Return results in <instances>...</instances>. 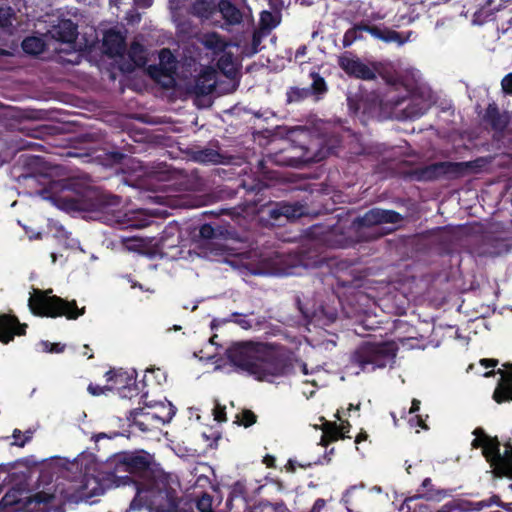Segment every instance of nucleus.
I'll use <instances>...</instances> for the list:
<instances>
[{
	"mask_svg": "<svg viewBox=\"0 0 512 512\" xmlns=\"http://www.w3.org/2000/svg\"><path fill=\"white\" fill-rule=\"evenodd\" d=\"M2 502H4L5 505H12V504H18L20 500H10V494L7 493L2 498Z\"/></svg>",
	"mask_w": 512,
	"mask_h": 512,
	"instance_id": "0e129e2a",
	"label": "nucleus"
},
{
	"mask_svg": "<svg viewBox=\"0 0 512 512\" xmlns=\"http://www.w3.org/2000/svg\"><path fill=\"white\" fill-rule=\"evenodd\" d=\"M52 289H34L29 298L28 306L35 316L76 320L85 314V307L79 308L76 300L68 301L62 297L51 295Z\"/></svg>",
	"mask_w": 512,
	"mask_h": 512,
	"instance_id": "423d86ee",
	"label": "nucleus"
},
{
	"mask_svg": "<svg viewBox=\"0 0 512 512\" xmlns=\"http://www.w3.org/2000/svg\"><path fill=\"white\" fill-rule=\"evenodd\" d=\"M338 426L341 429L342 434L348 435V433L351 429V424L349 423V421H342L341 424Z\"/></svg>",
	"mask_w": 512,
	"mask_h": 512,
	"instance_id": "680f3d73",
	"label": "nucleus"
},
{
	"mask_svg": "<svg viewBox=\"0 0 512 512\" xmlns=\"http://www.w3.org/2000/svg\"><path fill=\"white\" fill-rule=\"evenodd\" d=\"M22 49L27 54L38 55L44 51L45 42L36 36L26 37L22 41Z\"/></svg>",
	"mask_w": 512,
	"mask_h": 512,
	"instance_id": "c9c22d12",
	"label": "nucleus"
},
{
	"mask_svg": "<svg viewBox=\"0 0 512 512\" xmlns=\"http://www.w3.org/2000/svg\"><path fill=\"white\" fill-rule=\"evenodd\" d=\"M420 400L418 399H413L412 402H411V407L409 409V414H415L416 412H418L420 410Z\"/></svg>",
	"mask_w": 512,
	"mask_h": 512,
	"instance_id": "bf43d9fd",
	"label": "nucleus"
},
{
	"mask_svg": "<svg viewBox=\"0 0 512 512\" xmlns=\"http://www.w3.org/2000/svg\"><path fill=\"white\" fill-rule=\"evenodd\" d=\"M368 439V434L366 431L361 430L359 434L355 437V443L356 445L360 444L363 441H366Z\"/></svg>",
	"mask_w": 512,
	"mask_h": 512,
	"instance_id": "e2e57ef3",
	"label": "nucleus"
},
{
	"mask_svg": "<svg viewBox=\"0 0 512 512\" xmlns=\"http://www.w3.org/2000/svg\"><path fill=\"white\" fill-rule=\"evenodd\" d=\"M485 164L486 160L481 157L473 161H441L424 166H414L411 162L403 160L399 162L397 173L406 181L430 182L442 178L455 180L480 170Z\"/></svg>",
	"mask_w": 512,
	"mask_h": 512,
	"instance_id": "7ed1b4c3",
	"label": "nucleus"
},
{
	"mask_svg": "<svg viewBox=\"0 0 512 512\" xmlns=\"http://www.w3.org/2000/svg\"><path fill=\"white\" fill-rule=\"evenodd\" d=\"M267 189L262 183L247 188L248 193H254V198L248 200L249 204L258 209V212L266 217L272 226H282L289 221H294L307 215V206L300 202H268L261 203L265 190Z\"/></svg>",
	"mask_w": 512,
	"mask_h": 512,
	"instance_id": "39448f33",
	"label": "nucleus"
},
{
	"mask_svg": "<svg viewBox=\"0 0 512 512\" xmlns=\"http://www.w3.org/2000/svg\"><path fill=\"white\" fill-rule=\"evenodd\" d=\"M21 437H22V432H21V430H19V429H15V430L13 431V438L15 439V441H21V440L23 439V438H21Z\"/></svg>",
	"mask_w": 512,
	"mask_h": 512,
	"instance_id": "774afa93",
	"label": "nucleus"
},
{
	"mask_svg": "<svg viewBox=\"0 0 512 512\" xmlns=\"http://www.w3.org/2000/svg\"><path fill=\"white\" fill-rule=\"evenodd\" d=\"M280 23V15L274 14L270 11H262L259 20V29L266 34H269L272 29L276 28Z\"/></svg>",
	"mask_w": 512,
	"mask_h": 512,
	"instance_id": "72a5a7b5",
	"label": "nucleus"
},
{
	"mask_svg": "<svg viewBox=\"0 0 512 512\" xmlns=\"http://www.w3.org/2000/svg\"><path fill=\"white\" fill-rule=\"evenodd\" d=\"M217 20L214 27L230 31L231 27L243 22V12L230 0H219L217 3Z\"/></svg>",
	"mask_w": 512,
	"mask_h": 512,
	"instance_id": "a211bd4d",
	"label": "nucleus"
},
{
	"mask_svg": "<svg viewBox=\"0 0 512 512\" xmlns=\"http://www.w3.org/2000/svg\"><path fill=\"white\" fill-rule=\"evenodd\" d=\"M266 35L267 34L265 32H262L260 29L255 30L253 32L252 40H251V47H252L253 53H257L260 50L262 38Z\"/></svg>",
	"mask_w": 512,
	"mask_h": 512,
	"instance_id": "8fccbe9b",
	"label": "nucleus"
},
{
	"mask_svg": "<svg viewBox=\"0 0 512 512\" xmlns=\"http://www.w3.org/2000/svg\"><path fill=\"white\" fill-rule=\"evenodd\" d=\"M505 447L504 454H501L498 438L489 436L486 437V444L482 452L497 476L512 479V445L507 443Z\"/></svg>",
	"mask_w": 512,
	"mask_h": 512,
	"instance_id": "9d476101",
	"label": "nucleus"
},
{
	"mask_svg": "<svg viewBox=\"0 0 512 512\" xmlns=\"http://www.w3.org/2000/svg\"><path fill=\"white\" fill-rule=\"evenodd\" d=\"M484 123L490 126L495 135H503L508 128L512 114L501 111L495 102L489 103L482 117Z\"/></svg>",
	"mask_w": 512,
	"mask_h": 512,
	"instance_id": "6ab92c4d",
	"label": "nucleus"
},
{
	"mask_svg": "<svg viewBox=\"0 0 512 512\" xmlns=\"http://www.w3.org/2000/svg\"><path fill=\"white\" fill-rule=\"evenodd\" d=\"M135 3L140 7H150L153 3V0H134Z\"/></svg>",
	"mask_w": 512,
	"mask_h": 512,
	"instance_id": "69168bd1",
	"label": "nucleus"
},
{
	"mask_svg": "<svg viewBox=\"0 0 512 512\" xmlns=\"http://www.w3.org/2000/svg\"><path fill=\"white\" fill-rule=\"evenodd\" d=\"M31 439H32V432L26 431L23 435V439L21 441H14L13 444L18 447H24Z\"/></svg>",
	"mask_w": 512,
	"mask_h": 512,
	"instance_id": "4d7b16f0",
	"label": "nucleus"
},
{
	"mask_svg": "<svg viewBox=\"0 0 512 512\" xmlns=\"http://www.w3.org/2000/svg\"><path fill=\"white\" fill-rule=\"evenodd\" d=\"M409 423L412 427H420L422 429H428L424 419L421 415H414L409 419Z\"/></svg>",
	"mask_w": 512,
	"mask_h": 512,
	"instance_id": "864d4df0",
	"label": "nucleus"
},
{
	"mask_svg": "<svg viewBox=\"0 0 512 512\" xmlns=\"http://www.w3.org/2000/svg\"><path fill=\"white\" fill-rule=\"evenodd\" d=\"M219 158L220 154L216 150L210 148L198 151L196 156V159L200 162L217 163L219 162Z\"/></svg>",
	"mask_w": 512,
	"mask_h": 512,
	"instance_id": "37998d69",
	"label": "nucleus"
},
{
	"mask_svg": "<svg viewBox=\"0 0 512 512\" xmlns=\"http://www.w3.org/2000/svg\"><path fill=\"white\" fill-rule=\"evenodd\" d=\"M148 70L155 79L160 76L171 77L176 71V58L170 49L163 48L159 52V64L150 65Z\"/></svg>",
	"mask_w": 512,
	"mask_h": 512,
	"instance_id": "4be33fe9",
	"label": "nucleus"
},
{
	"mask_svg": "<svg viewBox=\"0 0 512 512\" xmlns=\"http://www.w3.org/2000/svg\"><path fill=\"white\" fill-rule=\"evenodd\" d=\"M260 346H262V342L244 341L234 343L226 351L227 359L238 371L252 376L259 353H261Z\"/></svg>",
	"mask_w": 512,
	"mask_h": 512,
	"instance_id": "1a4fd4ad",
	"label": "nucleus"
},
{
	"mask_svg": "<svg viewBox=\"0 0 512 512\" xmlns=\"http://www.w3.org/2000/svg\"><path fill=\"white\" fill-rule=\"evenodd\" d=\"M14 147L17 150H41L42 145L40 143L26 140V139H20L15 141Z\"/></svg>",
	"mask_w": 512,
	"mask_h": 512,
	"instance_id": "a18cd8bd",
	"label": "nucleus"
},
{
	"mask_svg": "<svg viewBox=\"0 0 512 512\" xmlns=\"http://www.w3.org/2000/svg\"><path fill=\"white\" fill-rule=\"evenodd\" d=\"M371 28V25L366 24L365 22H360L357 24H354L351 28H349L343 36L342 44L344 48L350 47L354 42L363 40L364 32L369 33V29Z\"/></svg>",
	"mask_w": 512,
	"mask_h": 512,
	"instance_id": "c85d7f7f",
	"label": "nucleus"
},
{
	"mask_svg": "<svg viewBox=\"0 0 512 512\" xmlns=\"http://www.w3.org/2000/svg\"><path fill=\"white\" fill-rule=\"evenodd\" d=\"M503 366L505 367V370L498 369L497 371L490 370L484 373H479L485 378L492 377L495 374L501 375L492 395V399L497 404L512 401V363H506Z\"/></svg>",
	"mask_w": 512,
	"mask_h": 512,
	"instance_id": "4468645a",
	"label": "nucleus"
},
{
	"mask_svg": "<svg viewBox=\"0 0 512 512\" xmlns=\"http://www.w3.org/2000/svg\"><path fill=\"white\" fill-rule=\"evenodd\" d=\"M479 364L481 366H483L484 368H494L498 365V360L497 359H488V358H483L479 361Z\"/></svg>",
	"mask_w": 512,
	"mask_h": 512,
	"instance_id": "6e6d98bb",
	"label": "nucleus"
},
{
	"mask_svg": "<svg viewBox=\"0 0 512 512\" xmlns=\"http://www.w3.org/2000/svg\"><path fill=\"white\" fill-rule=\"evenodd\" d=\"M27 325L21 324L14 315L0 314V341L8 344L16 335L26 334Z\"/></svg>",
	"mask_w": 512,
	"mask_h": 512,
	"instance_id": "412c9836",
	"label": "nucleus"
},
{
	"mask_svg": "<svg viewBox=\"0 0 512 512\" xmlns=\"http://www.w3.org/2000/svg\"><path fill=\"white\" fill-rule=\"evenodd\" d=\"M245 487L240 482H237L233 485L230 495L226 501V506L229 509V512H236L233 510L234 501H238L244 508H247V502L245 499Z\"/></svg>",
	"mask_w": 512,
	"mask_h": 512,
	"instance_id": "473e14b6",
	"label": "nucleus"
},
{
	"mask_svg": "<svg viewBox=\"0 0 512 512\" xmlns=\"http://www.w3.org/2000/svg\"><path fill=\"white\" fill-rule=\"evenodd\" d=\"M14 11L11 7L0 8V26L9 27L12 26V18L14 17Z\"/></svg>",
	"mask_w": 512,
	"mask_h": 512,
	"instance_id": "49530a36",
	"label": "nucleus"
},
{
	"mask_svg": "<svg viewBox=\"0 0 512 512\" xmlns=\"http://www.w3.org/2000/svg\"><path fill=\"white\" fill-rule=\"evenodd\" d=\"M260 351L252 375L256 380L269 381L270 377L284 376L293 368L290 357L278 351L272 345L262 343Z\"/></svg>",
	"mask_w": 512,
	"mask_h": 512,
	"instance_id": "6e6552de",
	"label": "nucleus"
},
{
	"mask_svg": "<svg viewBox=\"0 0 512 512\" xmlns=\"http://www.w3.org/2000/svg\"><path fill=\"white\" fill-rule=\"evenodd\" d=\"M215 73L211 69H205L195 77L190 88L192 94L196 97L207 96L215 89Z\"/></svg>",
	"mask_w": 512,
	"mask_h": 512,
	"instance_id": "b1692460",
	"label": "nucleus"
},
{
	"mask_svg": "<svg viewBox=\"0 0 512 512\" xmlns=\"http://www.w3.org/2000/svg\"><path fill=\"white\" fill-rule=\"evenodd\" d=\"M222 235L220 226L214 227L210 223L202 224L199 227V237L203 240H212Z\"/></svg>",
	"mask_w": 512,
	"mask_h": 512,
	"instance_id": "ea45409f",
	"label": "nucleus"
},
{
	"mask_svg": "<svg viewBox=\"0 0 512 512\" xmlns=\"http://www.w3.org/2000/svg\"><path fill=\"white\" fill-rule=\"evenodd\" d=\"M270 159L277 165L289 167H302L314 159L308 154V149L305 147H289L282 149L270 156Z\"/></svg>",
	"mask_w": 512,
	"mask_h": 512,
	"instance_id": "2eb2a0df",
	"label": "nucleus"
},
{
	"mask_svg": "<svg viewBox=\"0 0 512 512\" xmlns=\"http://www.w3.org/2000/svg\"><path fill=\"white\" fill-rule=\"evenodd\" d=\"M256 421L257 415L252 410L244 409L239 414H237L235 423H237L239 426L248 428L255 424Z\"/></svg>",
	"mask_w": 512,
	"mask_h": 512,
	"instance_id": "a19ab883",
	"label": "nucleus"
},
{
	"mask_svg": "<svg viewBox=\"0 0 512 512\" xmlns=\"http://www.w3.org/2000/svg\"><path fill=\"white\" fill-rule=\"evenodd\" d=\"M474 435H476V438L472 441L473 448H482L484 449V445L486 444V437H489L486 435L481 428H477L474 430Z\"/></svg>",
	"mask_w": 512,
	"mask_h": 512,
	"instance_id": "de8ad7c7",
	"label": "nucleus"
},
{
	"mask_svg": "<svg viewBox=\"0 0 512 512\" xmlns=\"http://www.w3.org/2000/svg\"><path fill=\"white\" fill-rule=\"evenodd\" d=\"M338 65L349 77L365 81L375 80L378 72L375 64L369 66L360 58L351 54L339 56Z\"/></svg>",
	"mask_w": 512,
	"mask_h": 512,
	"instance_id": "ddd939ff",
	"label": "nucleus"
},
{
	"mask_svg": "<svg viewBox=\"0 0 512 512\" xmlns=\"http://www.w3.org/2000/svg\"><path fill=\"white\" fill-rule=\"evenodd\" d=\"M103 46L106 53L111 56L122 55L126 49L124 37L115 30H109L105 33Z\"/></svg>",
	"mask_w": 512,
	"mask_h": 512,
	"instance_id": "a878e982",
	"label": "nucleus"
},
{
	"mask_svg": "<svg viewBox=\"0 0 512 512\" xmlns=\"http://www.w3.org/2000/svg\"><path fill=\"white\" fill-rule=\"evenodd\" d=\"M57 35L61 42L72 43L77 38V26L71 20H65L59 25Z\"/></svg>",
	"mask_w": 512,
	"mask_h": 512,
	"instance_id": "2f4dec72",
	"label": "nucleus"
},
{
	"mask_svg": "<svg viewBox=\"0 0 512 512\" xmlns=\"http://www.w3.org/2000/svg\"><path fill=\"white\" fill-rule=\"evenodd\" d=\"M323 234V242L330 247L339 248L340 246H345L347 241L344 237L339 240V227H332L328 231Z\"/></svg>",
	"mask_w": 512,
	"mask_h": 512,
	"instance_id": "4c0bfd02",
	"label": "nucleus"
},
{
	"mask_svg": "<svg viewBox=\"0 0 512 512\" xmlns=\"http://www.w3.org/2000/svg\"><path fill=\"white\" fill-rule=\"evenodd\" d=\"M147 454L121 452L111 456L105 464V473L111 481L120 485L135 486V482L146 481L158 470L151 468Z\"/></svg>",
	"mask_w": 512,
	"mask_h": 512,
	"instance_id": "20e7f679",
	"label": "nucleus"
},
{
	"mask_svg": "<svg viewBox=\"0 0 512 512\" xmlns=\"http://www.w3.org/2000/svg\"><path fill=\"white\" fill-rule=\"evenodd\" d=\"M67 192L56 198L57 206L65 212L113 211L121 203V198L101 189L85 185L76 179H69Z\"/></svg>",
	"mask_w": 512,
	"mask_h": 512,
	"instance_id": "f03ea898",
	"label": "nucleus"
},
{
	"mask_svg": "<svg viewBox=\"0 0 512 512\" xmlns=\"http://www.w3.org/2000/svg\"><path fill=\"white\" fill-rule=\"evenodd\" d=\"M325 506V501L324 499H321V498H318L315 503H314V506H313V510H319L321 508H323Z\"/></svg>",
	"mask_w": 512,
	"mask_h": 512,
	"instance_id": "338daca9",
	"label": "nucleus"
},
{
	"mask_svg": "<svg viewBox=\"0 0 512 512\" xmlns=\"http://www.w3.org/2000/svg\"><path fill=\"white\" fill-rule=\"evenodd\" d=\"M23 167L25 173L19 176V179L36 180L39 181L41 178H47L49 171L51 170L50 164L41 156H27L23 160Z\"/></svg>",
	"mask_w": 512,
	"mask_h": 512,
	"instance_id": "aec40b11",
	"label": "nucleus"
},
{
	"mask_svg": "<svg viewBox=\"0 0 512 512\" xmlns=\"http://www.w3.org/2000/svg\"><path fill=\"white\" fill-rule=\"evenodd\" d=\"M179 487L170 474L158 470L146 481L135 482L136 494L126 512H191L192 503L179 495Z\"/></svg>",
	"mask_w": 512,
	"mask_h": 512,
	"instance_id": "f257e3e1",
	"label": "nucleus"
},
{
	"mask_svg": "<svg viewBox=\"0 0 512 512\" xmlns=\"http://www.w3.org/2000/svg\"><path fill=\"white\" fill-rule=\"evenodd\" d=\"M214 419L217 421V422H224L226 421V412H225V407H216L214 409Z\"/></svg>",
	"mask_w": 512,
	"mask_h": 512,
	"instance_id": "5fc2aeb1",
	"label": "nucleus"
},
{
	"mask_svg": "<svg viewBox=\"0 0 512 512\" xmlns=\"http://www.w3.org/2000/svg\"><path fill=\"white\" fill-rule=\"evenodd\" d=\"M55 495L45 491H39L34 495L26 497L23 507L27 512H49Z\"/></svg>",
	"mask_w": 512,
	"mask_h": 512,
	"instance_id": "393cba45",
	"label": "nucleus"
},
{
	"mask_svg": "<svg viewBox=\"0 0 512 512\" xmlns=\"http://www.w3.org/2000/svg\"><path fill=\"white\" fill-rule=\"evenodd\" d=\"M203 45L213 53H223L227 48L225 39L216 32L207 33L204 35L202 40Z\"/></svg>",
	"mask_w": 512,
	"mask_h": 512,
	"instance_id": "7c9ffc66",
	"label": "nucleus"
},
{
	"mask_svg": "<svg viewBox=\"0 0 512 512\" xmlns=\"http://www.w3.org/2000/svg\"><path fill=\"white\" fill-rule=\"evenodd\" d=\"M247 512H274L272 505L268 501H260L258 504L244 508Z\"/></svg>",
	"mask_w": 512,
	"mask_h": 512,
	"instance_id": "09e8293b",
	"label": "nucleus"
},
{
	"mask_svg": "<svg viewBox=\"0 0 512 512\" xmlns=\"http://www.w3.org/2000/svg\"><path fill=\"white\" fill-rule=\"evenodd\" d=\"M446 491L435 489L431 478H425L421 484V490L415 498H423L425 500H440L446 496Z\"/></svg>",
	"mask_w": 512,
	"mask_h": 512,
	"instance_id": "c756f323",
	"label": "nucleus"
},
{
	"mask_svg": "<svg viewBox=\"0 0 512 512\" xmlns=\"http://www.w3.org/2000/svg\"><path fill=\"white\" fill-rule=\"evenodd\" d=\"M145 52V47L141 43L133 41L130 44L128 56L136 66L142 67L147 62Z\"/></svg>",
	"mask_w": 512,
	"mask_h": 512,
	"instance_id": "f704fd0d",
	"label": "nucleus"
},
{
	"mask_svg": "<svg viewBox=\"0 0 512 512\" xmlns=\"http://www.w3.org/2000/svg\"><path fill=\"white\" fill-rule=\"evenodd\" d=\"M286 97V102L288 104L298 103L310 97V90L308 88H299L293 86L287 90Z\"/></svg>",
	"mask_w": 512,
	"mask_h": 512,
	"instance_id": "58836bf2",
	"label": "nucleus"
},
{
	"mask_svg": "<svg viewBox=\"0 0 512 512\" xmlns=\"http://www.w3.org/2000/svg\"><path fill=\"white\" fill-rule=\"evenodd\" d=\"M88 392L93 396H100L105 393L106 390H111L110 386H99L94 384H89L87 388Z\"/></svg>",
	"mask_w": 512,
	"mask_h": 512,
	"instance_id": "603ef678",
	"label": "nucleus"
},
{
	"mask_svg": "<svg viewBox=\"0 0 512 512\" xmlns=\"http://www.w3.org/2000/svg\"><path fill=\"white\" fill-rule=\"evenodd\" d=\"M512 249V244L507 238H500L493 234L485 235L476 247L478 257H498L507 254Z\"/></svg>",
	"mask_w": 512,
	"mask_h": 512,
	"instance_id": "f3484780",
	"label": "nucleus"
},
{
	"mask_svg": "<svg viewBox=\"0 0 512 512\" xmlns=\"http://www.w3.org/2000/svg\"><path fill=\"white\" fill-rule=\"evenodd\" d=\"M228 321L234 322L235 324H237L238 326L245 330H249L253 326L252 321L247 318L246 314L243 313H232Z\"/></svg>",
	"mask_w": 512,
	"mask_h": 512,
	"instance_id": "c03bdc74",
	"label": "nucleus"
},
{
	"mask_svg": "<svg viewBox=\"0 0 512 512\" xmlns=\"http://www.w3.org/2000/svg\"><path fill=\"white\" fill-rule=\"evenodd\" d=\"M307 54V46L300 45L295 52V59L298 60Z\"/></svg>",
	"mask_w": 512,
	"mask_h": 512,
	"instance_id": "13d9d810",
	"label": "nucleus"
},
{
	"mask_svg": "<svg viewBox=\"0 0 512 512\" xmlns=\"http://www.w3.org/2000/svg\"><path fill=\"white\" fill-rule=\"evenodd\" d=\"M369 34H371L374 38L379 39L385 43H397L398 45H401L405 42L402 35L390 28L387 27H380L377 25H371V28L369 29Z\"/></svg>",
	"mask_w": 512,
	"mask_h": 512,
	"instance_id": "cd10ccee",
	"label": "nucleus"
},
{
	"mask_svg": "<svg viewBox=\"0 0 512 512\" xmlns=\"http://www.w3.org/2000/svg\"><path fill=\"white\" fill-rule=\"evenodd\" d=\"M398 347L393 341L363 342L351 354L350 363L362 372H373L394 362Z\"/></svg>",
	"mask_w": 512,
	"mask_h": 512,
	"instance_id": "0eeeda50",
	"label": "nucleus"
},
{
	"mask_svg": "<svg viewBox=\"0 0 512 512\" xmlns=\"http://www.w3.org/2000/svg\"><path fill=\"white\" fill-rule=\"evenodd\" d=\"M321 420H323L321 426L322 436L319 442L321 446L327 447L330 443L335 442L339 439L351 438V436L344 435L341 433V429L339 428L336 422L327 421L323 417L321 418Z\"/></svg>",
	"mask_w": 512,
	"mask_h": 512,
	"instance_id": "bb28decb",
	"label": "nucleus"
},
{
	"mask_svg": "<svg viewBox=\"0 0 512 512\" xmlns=\"http://www.w3.org/2000/svg\"><path fill=\"white\" fill-rule=\"evenodd\" d=\"M107 382H111L110 389H117L120 396L123 398H133L142 393L143 396L148 394V391H144L146 386V375L142 382V388L136 381L135 371L129 373L123 369H111L105 373Z\"/></svg>",
	"mask_w": 512,
	"mask_h": 512,
	"instance_id": "9b49d317",
	"label": "nucleus"
},
{
	"mask_svg": "<svg viewBox=\"0 0 512 512\" xmlns=\"http://www.w3.org/2000/svg\"><path fill=\"white\" fill-rule=\"evenodd\" d=\"M175 412L170 408L165 416H160L155 412L144 411V409H133L129 411L127 416L128 421L136 426L142 432L151 430L154 424H165L169 422L174 416Z\"/></svg>",
	"mask_w": 512,
	"mask_h": 512,
	"instance_id": "dca6fc26",
	"label": "nucleus"
},
{
	"mask_svg": "<svg viewBox=\"0 0 512 512\" xmlns=\"http://www.w3.org/2000/svg\"><path fill=\"white\" fill-rule=\"evenodd\" d=\"M217 67L225 74L234 70L233 56L231 53H224L217 61Z\"/></svg>",
	"mask_w": 512,
	"mask_h": 512,
	"instance_id": "79ce46f5",
	"label": "nucleus"
},
{
	"mask_svg": "<svg viewBox=\"0 0 512 512\" xmlns=\"http://www.w3.org/2000/svg\"><path fill=\"white\" fill-rule=\"evenodd\" d=\"M310 77L312 78V84L308 87L310 96L315 95L319 97L324 95L328 90L325 79L317 72H311Z\"/></svg>",
	"mask_w": 512,
	"mask_h": 512,
	"instance_id": "e433bc0d",
	"label": "nucleus"
},
{
	"mask_svg": "<svg viewBox=\"0 0 512 512\" xmlns=\"http://www.w3.org/2000/svg\"><path fill=\"white\" fill-rule=\"evenodd\" d=\"M402 220L403 216L395 210L375 207L353 219L351 227L356 233H360L364 228H371L381 224H396Z\"/></svg>",
	"mask_w": 512,
	"mask_h": 512,
	"instance_id": "f8f14e48",
	"label": "nucleus"
},
{
	"mask_svg": "<svg viewBox=\"0 0 512 512\" xmlns=\"http://www.w3.org/2000/svg\"><path fill=\"white\" fill-rule=\"evenodd\" d=\"M501 87L505 94L512 96V72L504 76L501 81Z\"/></svg>",
	"mask_w": 512,
	"mask_h": 512,
	"instance_id": "3c124183",
	"label": "nucleus"
},
{
	"mask_svg": "<svg viewBox=\"0 0 512 512\" xmlns=\"http://www.w3.org/2000/svg\"><path fill=\"white\" fill-rule=\"evenodd\" d=\"M263 463L268 467V468H273L275 467V457L274 456H271V455H266L263 459Z\"/></svg>",
	"mask_w": 512,
	"mask_h": 512,
	"instance_id": "052dcab7",
	"label": "nucleus"
},
{
	"mask_svg": "<svg viewBox=\"0 0 512 512\" xmlns=\"http://www.w3.org/2000/svg\"><path fill=\"white\" fill-rule=\"evenodd\" d=\"M190 13L198 17L203 24L215 26L218 22L217 3L213 0H195L190 7Z\"/></svg>",
	"mask_w": 512,
	"mask_h": 512,
	"instance_id": "5701e85b",
	"label": "nucleus"
}]
</instances>
